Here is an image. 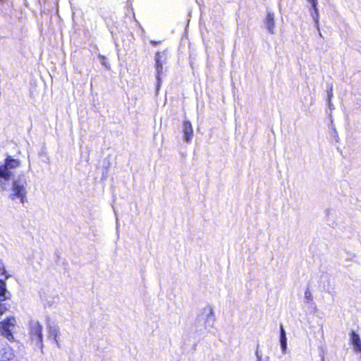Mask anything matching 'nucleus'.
<instances>
[{
    "instance_id": "obj_11",
    "label": "nucleus",
    "mask_w": 361,
    "mask_h": 361,
    "mask_svg": "<svg viewBox=\"0 0 361 361\" xmlns=\"http://www.w3.org/2000/svg\"><path fill=\"white\" fill-rule=\"evenodd\" d=\"M313 8V11L314 12L311 14L312 16V18H313L314 23H315V26L319 30V11H318V8L317 7H315V8Z\"/></svg>"
},
{
    "instance_id": "obj_18",
    "label": "nucleus",
    "mask_w": 361,
    "mask_h": 361,
    "mask_svg": "<svg viewBox=\"0 0 361 361\" xmlns=\"http://www.w3.org/2000/svg\"><path fill=\"white\" fill-rule=\"evenodd\" d=\"M6 308L4 305L0 304V316L2 315L5 311H6Z\"/></svg>"
},
{
    "instance_id": "obj_14",
    "label": "nucleus",
    "mask_w": 361,
    "mask_h": 361,
    "mask_svg": "<svg viewBox=\"0 0 361 361\" xmlns=\"http://www.w3.org/2000/svg\"><path fill=\"white\" fill-rule=\"evenodd\" d=\"M305 302L310 303L312 301V293L310 290H306L305 292V296H304Z\"/></svg>"
},
{
    "instance_id": "obj_9",
    "label": "nucleus",
    "mask_w": 361,
    "mask_h": 361,
    "mask_svg": "<svg viewBox=\"0 0 361 361\" xmlns=\"http://www.w3.org/2000/svg\"><path fill=\"white\" fill-rule=\"evenodd\" d=\"M265 25L267 27V30L269 33L274 34V26H275V22H274V14L271 13H269L266 17L265 19Z\"/></svg>"
},
{
    "instance_id": "obj_3",
    "label": "nucleus",
    "mask_w": 361,
    "mask_h": 361,
    "mask_svg": "<svg viewBox=\"0 0 361 361\" xmlns=\"http://www.w3.org/2000/svg\"><path fill=\"white\" fill-rule=\"evenodd\" d=\"M17 329V320L14 317H9L0 322V334L9 341H14L13 334Z\"/></svg>"
},
{
    "instance_id": "obj_16",
    "label": "nucleus",
    "mask_w": 361,
    "mask_h": 361,
    "mask_svg": "<svg viewBox=\"0 0 361 361\" xmlns=\"http://www.w3.org/2000/svg\"><path fill=\"white\" fill-rule=\"evenodd\" d=\"M255 355L257 357V361H262V356L259 354L258 349L256 350Z\"/></svg>"
},
{
    "instance_id": "obj_1",
    "label": "nucleus",
    "mask_w": 361,
    "mask_h": 361,
    "mask_svg": "<svg viewBox=\"0 0 361 361\" xmlns=\"http://www.w3.org/2000/svg\"><path fill=\"white\" fill-rule=\"evenodd\" d=\"M19 166L17 159H8L4 166H0V188L3 190L7 189L11 173L10 169H16Z\"/></svg>"
},
{
    "instance_id": "obj_13",
    "label": "nucleus",
    "mask_w": 361,
    "mask_h": 361,
    "mask_svg": "<svg viewBox=\"0 0 361 361\" xmlns=\"http://www.w3.org/2000/svg\"><path fill=\"white\" fill-rule=\"evenodd\" d=\"M204 312L207 313L208 319H213L214 318V310L212 307H207L204 309Z\"/></svg>"
},
{
    "instance_id": "obj_8",
    "label": "nucleus",
    "mask_w": 361,
    "mask_h": 361,
    "mask_svg": "<svg viewBox=\"0 0 361 361\" xmlns=\"http://www.w3.org/2000/svg\"><path fill=\"white\" fill-rule=\"evenodd\" d=\"M183 132L184 140L187 142H190L193 137V129L190 121H185L183 123Z\"/></svg>"
},
{
    "instance_id": "obj_7",
    "label": "nucleus",
    "mask_w": 361,
    "mask_h": 361,
    "mask_svg": "<svg viewBox=\"0 0 361 361\" xmlns=\"http://www.w3.org/2000/svg\"><path fill=\"white\" fill-rule=\"evenodd\" d=\"M350 343L353 345V349L356 353H361L360 337L353 331L350 334Z\"/></svg>"
},
{
    "instance_id": "obj_5",
    "label": "nucleus",
    "mask_w": 361,
    "mask_h": 361,
    "mask_svg": "<svg viewBox=\"0 0 361 361\" xmlns=\"http://www.w3.org/2000/svg\"><path fill=\"white\" fill-rule=\"evenodd\" d=\"M165 62V56L163 53H157L156 55V77L159 86L161 82L160 76L163 72V65Z\"/></svg>"
},
{
    "instance_id": "obj_6",
    "label": "nucleus",
    "mask_w": 361,
    "mask_h": 361,
    "mask_svg": "<svg viewBox=\"0 0 361 361\" xmlns=\"http://www.w3.org/2000/svg\"><path fill=\"white\" fill-rule=\"evenodd\" d=\"M30 334L32 336H35L38 341L42 342V327L38 322H31L30 324Z\"/></svg>"
},
{
    "instance_id": "obj_17",
    "label": "nucleus",
    "mask_w": 361,
    "mask_h": 361,
    "mask_svg": "<svg viewBox=\"0 0 361 361\" xmlns=\"http://www.w3.org/2000/svg\"><path fill=\"white\" fill-rule=\"evenodd\" d=\"M312 4V8L317 7V0H307Z\"/></svg>"
},
{
    "instance_id": "obj_20",
    "label": "nucleus",
    "mask_w": 361,
    "mask_h": 361,
    "mask_svg": "<svg viewBox=\"0 0 361 361\" xmlns=\"http://www.w3.org/2000/svg\"><path fill=\"white\" fill-rule=\"evenodd\" d=\"M0 271H1V274H4L5 273L4 265L1 261H0Z\"/></svg>"
},
{
    "instance_id": "obj_15",
    "label": "nucleus",
    "mask_w": 361,
    "mask_h": 361,
    "mask_svg": "<svg viewBox=\"0 0 361 361\" xmlns=\"http://www.w3.org/2000/svg\"><path fill=\"white\" fill-rule=\"evenodd\" d=\"M280 343L281 345V349L283 353H286L287 348V338H280Z\"/></svg>"
},
{
    "instance_id": "obj_12",
    "label": "nucleus",
    "mask_w": 361,
    "mask_h": 361,
    "mask_svg": "<svg viewBox=\"0 0 361 361\" xmlns=\"http://www.w3.org/2000/svg\"><path fill=\"white\" fill-rule=\"evenodd\" d=\"M6 285L5 283L0 280V300H4L6 298Z\"/></svg>"
},
{
    "instance_id": "obj_2",
    "label": "nucleus",
    "mask_w": 361,
    "mask_h": 361,
    "mask_svg": "<svg viewBox=\"0 0 361 361\" xmlns=\"http://www.w3.org/2000/svg\"><path fill=\"white\" fill-rule=\"evenodd\" d=\"M26 181L23 178H18L13 182L10 198L13 200H19L23 204L27 201Z\"/></svg>"
},
{
    "instance_id": "obj_19",
    "label": "nucleus",
    "mask_w": 361,
    "mask_h": 361,
    "mask_svg": "<svg viewBox=\"0 0 361 361\" xmlns=\"http://www.w3.org/2000/svg\"><path fill=\"white\" fill-rule=\"evenodd\" d=\"M283 338H286L285 330H284L283 326L281 325V336H280V338H283Z\"/></svg>"
},
{
    "instance_id": "obj_4",
    "label": "nucleus",
    "mask_w": 361,
    "mask_h": 361,
    "mask_svg": "<svg viewBox=\"0 0 361 361\" xmlns=\"http://www.w3.org/2000/svg\"><path fill=\"white\" fill-rule=\"evenodd\" d=\"M61 332L59 326L56 325L48 326V338L53 341L58 348H61Z\"/></svg>"
},
{
    "instance_id": "obj_10",
    "label": "nucleus",
    "mask_w": 361,
    "mask_h": 361,
    "mask_svg": "<svg viewBox=\"0 0 361 361\" xmlns=\"http://www.w3.org/2000/svg\"><path fill=\"white\" fill-rule=\"evenodd\" d=\"M0 354L5 360H11L14 357L13 349L8 345H6L2 349H0Z\"/></svg>"
}]
</instances>
